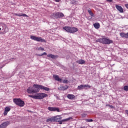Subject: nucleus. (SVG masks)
I'll use <instances>...</instances> for the list:
<instances>
[{
    "label": "nucleus",
    "instance_id": "7",
    "mask_svg": "<svg viewBox=\"0 0 128 128\" xmlns=\"http://www.w3.org/2000/svg\"><path fill=\"white\" fill-rule=\"evenodd\" d=\"M33 90L34 92V94H36L40 92V90H41V85L34 84L33 85Z\"/></svg>",
    "mask_w": 128,
    "mask_h": 128
},
{
    "label": "nucleus",
    "instance_id": "1",
    "mask_svg": "<svg viewBox=\"0 0 128 128\" xmlns=\"http://www.w3.org/2000/svg\"><path fill=\"white\" fill-rule=\"evenodd\" d=\"M48 96L46 93H38L36 95H28L29 98H32L34 100H44V98Z\"/></svg>",
    "mask_w": 128,
    "mask_h": 128
},
{
    "label": "nucleus",
    "instance_id": "12",
    "mask_svg": "<svg viewBox=\"0 0 128 128\" xmlns=\"http://www.w3.org/2000/svg\"><path fill=\"white\" fill-rule=\"evenodd\" d=\"M48 58H50L53 60H56V58H58V55H54L52 54H48L47 55Z\"/></svg>",
    "mask_w": 128,
    "mask_h": 128
},
{
    "label": "nucleus",
    "instance_id": "8",
    "mask_svg": "<svg viewBox=\"0 0 128 128\" xmlns=\"http://www.w3.org/2000/svg\"><path fill=\"white\" fill-rule=\"evenodd\" d=\"M92 88V86L88 84H81L78 86V90H84V88Z\"/></svg>",
    "mask_w": 128,
    "mask_h": 128
},
{
    "label": "nucleus",
    "instance_id": "34",
    "mask_svg": "<svg viewBox=\"0 0 128 128\" xmlns=\"http://www.w3.org/2000/svg\"><path fill=\"white\" fill-rule=\"evenodd\" d=\"M106 106H110V108H114V106H110V105H106Z\"/></svg>",
    "mask_w": 128,
    "mask_h": 128
},
{
    "label": "nucleus",
    "instance_id": "30",
    "mask_svg": "<svg viewBox=\"0 0 128 128\" xmlns=\"http://www.w3.org/2000/svg\"><path fill=\"white\" fill-rule=\"evenodd\" d=\"M124 90H126V92H128V86H124Z\"/></svg>",
    "mask_w": 128,
    "mask_h": 128
},
{
    "label": "nucleus",
    "instance_id": "24",
    "mask_svg": "<svg viewBox=\"0 0 128 128\" xmlns=\"http://www.w3.org/2000/svg\"><path fill=\"white\" fill-rule=\"evenodd\" d=\"M88 14H90V16H91L94 17V14L92 12V10H90V8H89L88 10Z\"/></svg>",
    "mask_w": 128,
    "mask_h": 128
},
{
    "label": "nucleus",
    "instance_id": "41",
    "mask_svg": "<svg viewBox=\"0 0 128 128\" xmlns=\"http://www.w3.org/2000/svg\"><path fill=\"white\" fill-rule=\"evenodd\" d=\"M4 68V66H2V67H0V68Z\"/></svg>",
    "mask_w": 128,
    "mask_h": 128
},
{
    "label": "nucleus",
    "instance_id": "23",
    "mask_svg": "<svg viewBox=\"0 0 128 128\" xmlns=\"http://www.w3.org/2000/svg\"><path fill=\"white\" fill-rule=\"evenodd\" d=\"M63 30H64L66 31L67 32H70V26H64L63 28Z\"/></svg>",
    "mask_w": 128,
    "mask_h": 128
},
{
    "label": "nucleus",
    "instance_id": "14",
    "mask_svg": "<svg viewBox=\"0 0 128 128\" xmlns=\"http://www.w3.org/2000/svg\"><path fill=\"white\" fill-rule=\"evenodd\" d=\"M46 122H54V116H51L49 117L46 120Z\"/></svg>",
    "mask_w": 128,
    "mask_h": 128
},
{
    "label": "nucleus",
    "instance_id": "17",
    "mask_svg": "<svg viewBox=\"0 0 128 128\" xmlns=\"http://www.w3.org/2000/svg\"><path fill=\"white\" fill-rule=\"evenodd\" d=\"M12 14H14V16H26V18H28V16L26 15V14H15V13H12Z\"/></svg>",
    "mask_w": 128,
    "mask_h": 128
},
{
    "label": "nucleus",
    "instance_id": "22",
    "mask_svg": "<svg viewBox=\"0 0 128 128\" xmlns=\"http://www.w3.org/2000/svg\"><path fill=\"white\" fill-rule=\"evenodd\" d=\"M68 86H61L60 88V90H68Z\"/></svg>",
    "mask_w": 128,
    "mask_h": 128
},
{
    "label": "nucleus",
    "instance_id": "4",
    "mask_svg": "<svg viewBox=\"0 0 128 128\" xmlns=\"http://www.w3.org/2000/svg\"><path fill=\"white\" fill-rule=\"evenodd\" d=\"M14 102L18 106H19L22 107L24 106V102L20 98H14L13 100Z\"/></svg>",
    "mask_w": 128,
    "mask_h": 128
},
{
    "label": "nucleus",
    "instance_id": "35",
    "mask_svg": "<svg viewBox=\"0 0 128 128\" xmlns=\"http://www.w3.org/2000/svg\"><path fill=\"white\" fill-rule=\"evenodd\" d=\"M124 6H126L128 10V4H125Z\"/></svg>",
    "mask_w": 128,
    "mask_h": 128
},
{
    "label": "nucleus",
    "instance_id": "25",
    "mask_svg": "<svg viewBox=\"0 0 128 128\" xmlns=\"http://www.w3.org/2000/svg\"><path fill=\"white\" fill-rule=\"evenodd\" d=\"M41 90H46V92H48V90H50V88L41 85Z\"/></svg>",
    "mask_w": 128,
    "mask_h": 128
},
{
    "label": "nucleus",
    "instance_id": "38",
    "mask_svg": "<svg viewBox=\"0 0 128 128\" xmlns=\"http://www.w3.org/2000/svg\"><path fill=\"white\" fill-rule=\"evenodd\" d=\"M86 116V114H82V116H84V117Z\"/></svg>",
    "mask_w": 128,
    "mask_h": 128
},
{
    "label": "nucleus",
    "instance_id": "33",
    "mask_svg": "<svg viewBox=\"0 0 128 128\" xmlns=\"http://www.w3.org/2000/svg\"><path fill=\"white\" fill-rule=\"evenodd\" d=\"M6 34V32H0V34Z\"/></svg>",
    "mask_w": 128,
    "mask_h": 128
},
{
    "label": "nucleus",
    "instance_id": "36",
    "mask_svg": "<svg viewBox=\"0 0 128 128\" xmlns=\"http://www.w3.org/2000/svg\"><path fill=\"white\" fill-rule=\"evenodd\" d=\"M107 2H112V0H106Z\"/></svg>",
    "mask_w": 128,
    "mask_h": 128
},
{
    "label": "nucleus",
    "instance_id": "9",
    "mask_svg": "<svg viewBox=\"0 0 128 128\" xmlns=\"http://www.w3.org/2000/svg\"><path fill=\"white\" fill-rule=\"evenodd\" d=\"M48 110L50 112H60V108L56 107H48Z\"/></svg>",
    "mask_w": 128,
    "mask_h": 128
},
{
    "label": "nucleus",
    "instance_id": "40",
    "mask_svg": "<svg viewBox=\"0 0 128 128\" xmlns=\"http://www.w3.org/2000/svg\"><path fill=\"white\" fill-rule=\"evenodd\" d=\"M125 112H126V114H128V110H126Z\"/></svg>",
    "mask_w": 128,
    "mask_h": 128
},
{
    "label": "nucleus",
    "instance_id": "27",
    "mask_svg": "<svg viewBox=\"0 0 128 128\" xmlns=\"http://www.w3.org/2000/svg\"><path fill=\"white\" fill-rule=\"evenodd\" d=\"M4 24L0 23V31L4 30Z\"/></svg>",
    "mask_w": 128,
    "mask_h": 128
},
{
    "label": "nucleus",
    "instance_id": "29",
    "mask_svg": "<svg viewBox=\"0 0 128 128\" xmlns=\"http://www.w3.org/2000/svg\"><path fill=\"white\" fill-rule=\"evenodd\" d=\"M86 121L87 122H94V120H92V119H86Z\"/></svg>",
    "mask_w": 128,
    "mask_h": 128
},
{
    "label": "nucleus",
    "instance_id": "3",
    "mask_svg": "<svg viewBox=\"0 0 128 128\" xmlns=\"http://www.w3.org/2000/svg\"><path fill=\"white\" fill-rule=\"evenodd\" d=\"M96 42H100V44H112L114 42L112 40H110L107 38H100L96 40Z\"/></svg>",
    "mask_w": 128,
    "mask_h": 128
},
{
    "label": "nucleus",
    "instance_id": "21",
    "mask_svg": "<svg viewBox=\"0 0 128 128\" xmlns=\"http://www.w3.org/2000/svg\"><path fill=\"white\" fill-rule=\"evenodd\" d=\"M67 98H69V100H74V98H76V96L74 94H68L67 95Z\"/></svg>",
    "mask_w": 128,
    "mask_h": 128
},
{
    "label": "nucleus",
    "instance_id": "26",
    "mask_svg": "<svg viewBox=\"0 0 128 128\" xmlns=\"http://www.w3.org/2000/svg\"><path fill=\"white\" fill-rule=\"evenodd\" d=\"M120 36H121V38H126V34L121 32L120 33Z\"/></svg>",
    "mask_w": 128,
    "mask_h": 128
},
{
    "label": "nucleus",
    "instance_id": "19",
    "mask_svg": "<svg viewBox=\"0 0 128 128\" xmlns=\"http://www.w3.org/2000/svg\"><path fill=\"white\" fill-rule=\"evenodd\" d=\"M93 26L96 30H98L100 28V24L98 22L94 23Z\"/></svg>",
    "mask_w": 128,
    "mask_h": 128
},
{
    "label": "nucleus",
    "instance_id": "13",
    "mask_svg": "<svg viewBox=\"0 0 128 128\" xmlns=\"http://www.w3.org/2000/svg\"><path fill=\"white\" fill-rule=\"evenodd\" d=\"M78 28H76L74 27H70V34H72L74 32H78Z\"/></svg>",
    "mask_w": 128,
    "mask_h": 128
},
{
    "label": "nucleus",
    "instance_id": "11",
    "mask_svg": "<svg viewBox=\"0 0 128 128\" xmlns=\"http://www.w3.org/2000/svg\"><path fill=\"white\" fill-rule=\"evenodd\" d=\"M116 10H118V12H124V8H122V6L116 4Z\"/></svg>",
    "mask_w": 128,
    "mask_h": 128
},
{
    "label": "nucleus",
    "instance_id": "20",
    "mask_svg": "<svg viewBox=\"0 0 128 128\" xmlns=\"http://www.w3.org/2000/svg\"><path fill=\"white\" fill-rule=\"evenodd\" d=\"M77 64H86V61L84 60H80L76 61Z\"/></svg>",
    "mask_w": 128,
    "mask_h": 128
},
{
    "label": "nucleus",
    "instance_id": "5",
    "mask_svg": "<svg viewBox=\"0 0 128 128\" xmlns=\"http://www.w3.org/2000/svg\"><path fill=\"white\" fill-rule=\"evenodd\" d=\"M30 38L32 40H35L36 42H46V40L44 39H42V37L36 36H30Z\"/></svg>",
    "mask_w": 128,
    "mask_h": 128
},
{
    "label": "nucleus",
    "instance_id": "37",
    "mask_svg": "<svg viewBox=\"0 0 128 128\" xmlns=\"http://www.w3.org/2000/svg\"><path fill=\"white\" fill-rule=\"evenodd\" d=\"M55 2H60V0H55Z\"/></svg>",
    "mask_w": 128,
    "mask_h": 128
},
{
    "label": "nucleus",
    "instance_id": "18",
    "mask_svg": "<svg viewBox=\"0 0 128 128\" xmlns=\"http://www.w3.org/2000/svg\"><path fill=\"white\" fill-rule=\"evenodd\" d=\"M26 92H28V94H34V88L32 87H29L26 90Z\"/></svg>",
    "mask_w": 128,
    "mask_h": 128
},
{
    "label": "nucleus",
    "instance_id": "2",
    "mask_svg": "<svg viewBox=\"0 0 128 128\" xmlns=\"http://www.w3.org/2000/svg\"><path fill=\"white\" fill-rule=\"evenodd\" d=\"M62 116H54V121L56 122H59L60 124H62V122H68V120H72V117H70L68 118H67L66 119H64L62 120Z\"/></svg>",
    "mask_w": 128,
    "mask_h": 128
},
{
    "label": "nucleus",
    "instance_id": "32",
    "mask_svg": "<svg viewBox=\"0 0 128 128\" xmlns=\"http://www.w3.org/2000/svg\"><path fill=\"white\" fill-rule=\"evenodd\" d=\"M68 80H63V84H68Z\"/></svg>",
    "mask_w": 128,
    "mask_h": 128
},
{
    "label": "nucleus",
    "instance_id": "6",
    "mask_svg": "<svg viewBox=\"0 0 128 128\" xmlns=\"http://www.w3.org/2000/svg\"><path fill=\"white\" fill-rule=\"evenodd\" d=\"M52 16H54L55 18H64V14L62 12H56L52 14Z\"/></svg>",
    "mask_w": 128,
    "mask_h": 128
},
{
    "label": "nucleus",
    "instance_id": "28",
    "mask_svg": "<svg viewBox=\"0 0 128 128\" xmlns=\"http://www.w3.org/2000/svg\"><path fill=\"white\" fill-rule=\"evenodd\" d=\"M46 54H47L46 52H44L42 54H37L36 56H46Z\"/></svg>",
    "mask_w": 128,
    "mask_h": 128
},
{
    "label": "nucleus",
    "instance_id": "31",
    "mask_svg": "<svg viewBox=\"0 0 128 128\" xmlns=\"http://www.w3.org/2000/svg\"><path fill=\"white\" fill-rule=\"evenodd\" d=\"M37 50H42V52H44V48H42V47L38 48Z\"/></svg>",
    "mask_w": 128,
    "mask_h": 128
},
{
    "label": "nucleus",
    "instance_id": "15",
    "mask_svg": "<svg viewBox=\"0 0 128 128\" xmlns=\"http://www.w3.org/2000/svg\"><path fill=\"white\" fill-rule=\"evenodd\" d=\"M10 110V107H6L4 108V116H6L8 114V112Z\"/></svg>",
    "mask_w": 128,
    "mask_h": 128
},
{
    "label": "nucleus",
    "instance_id": "16",
    "mask_svg": "<svg viewBox=\"0 0 128 128\" xmlns=\"http://www.w3.org/2000/svg\"><path fill=\"white\" fill-rule=\"evenodd\" d=\"M53 78L55 80H57V82H62V79L60 78V76L58 75H53Z\"/></svg>",
    "mask_w": 128,
    "mask_h": 128
},
{
    "label": "nucleus",
    "instance_id": "10",
    "mask_svg": "<svg viewBox=\"0 0 128 128\" xmlns=\"http://www.w3.org/2000/svg\"><path fill=\"white\" fill-rule=\"evenodd\" d=\"M8 124H10V122H4L0 125V128H6Z\"/></svg>",
    "mask_w": 128,
    "mask_h": 128
},
{
    "label": "nucleus",
    "instance_id": "39",
    "mask_svg": "<svg viewBox=\"0 0 128 128\" xmlns=\"http://www.w3.org/2000/svg\"><path fill=\"white\" fill-rule=\"evenodd\" d=\"M126 38H128V32L126 34Z\"/></svg>",
    "mask_w": 128,
    "mask_h": 128
}]
</instances>
